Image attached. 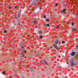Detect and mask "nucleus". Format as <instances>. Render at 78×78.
Wrapping results in <instances>:
<instances>
[{
	"label": "nucleus",
	"instance_id": "obj_1",
	"mask_svg": "<svg viewBox=\"0 0 78 78\" xmlns=\"http://www.w3.org/2000/svg\"><path fill=\"white\" fill-rule=\"evenodd\" d=\"M24 52H25L26 53H27V52L25 51H23L21 53V54L20 55V60H22L23 59V55L22 54H23V53Z\"/></svg>",
	"mask_w": 78,
	"mask_h": 78
},
{
	"label": "nucleus",
	"instance_id": "obj_2",
	"mask_svg": "<svg viewBox=\"0 0 78 78\" xmlns=\"http://www.w3.org/2000/svg\"><path fill=\"white\" fill-rule=\"evenodd\" d=\"M71 66H76V64L74 63L73 62H71Z\"/></svg>",
	"mask_w": 78,
	"mask_h": 78
},
{
	"label": "nucleus",
	"instance_id": "obj_3",
	"mask_svg": "<svg viewBox=\"0 0 78 78\" xmlns=\"http://www.w3.org/2000/svg\"><path fill=\"white\" fill-rule=\"evenodd\" d=\"M53 46L54 47H55V48H56L57 50H58V51L59 50V48L58 47V46H56H56H55L54 45H53Z\"/></svg>",
	"mask_w": 78,
	"mask_h": 78
},
{
	"label": "nucleus",
	"instance_id": "obj_4",
	"mask_svg": "<svg viewBox=\"0 0 78 78\" xmlns=\"http://www.w3.org/2000/svg\"><path fill=\"white\" fill-rule=\"evenodd\" d=\"M62 13H64V14H66V9H64L61 11Z\"/></svg>",
	"mask_w": 78,
	"mask_h": 78
},
{
	"label": "nucleus",
	"instance_id": "obj_5",
	"mask_svg": "<svg viewBox=\"0 0 78 78\" xmlns=\"http://www.w3.org/2000/svg\"><path fill=\"white\" fill-rule=\"evenodd\" d=\"M75 55V52H72L71 54V55L72 56H74V55Z\"/></svg>",
	"mask_w": 78,
	"mask_h": 78
},
{
	"label": "nucleus",
	"instance_id": "obj_6",
	"mask_svg": "<svg viewBox=\"0 0 78 78\" xmlns=\"http://www.w3.org/2000/svg\"><path fill=\"white\" fill-rule=\"evenodd\" d=\"M20 12H21V11L20 10L18 13V17H20Z\"/></svg>",
	"mask_w": 78,
	"mask_h": 78
},
{
	"label": "nucleus",
	"instance_id": "obj_7",
	"mask_svg": "<svg viewBox=\"0 0 78 78\" xmlns=\"http://www.w3.org/2000/svg\"><path fill=\"white\" fill-rule=\"evenodd\" d=\"M37 22V20L36 19H34V21L33 22V23H36Z\"/></svg>",
	"mask_w": 78,
	"mask_h": 78
},
{
	"label": "nucleus",
	"instance_id": "obj_8",
	"mask_svg": "<svg viewBox=\"0 0 78 78\" xmlns=\"http://www.w3.org/2000/svg\"><path fill=\"white\" fill-rule=\"evenodd\" d=\"M58 43V41H55V45H57V44Z\"/></svg>",
	"mask_w": 78,
	"mask_h": 78
},
{
	"label": "nucleus",
	"instance_id": "obj_9",
	"mask_svg": "<svg viewBox=\"0 0 78 78\" xmlns=\"http://www.w3.org/2000/svg\"><path fill=\"white\" fill-rule=\"evenodd\" d=\"M38 33H39V34H41V33H42V31H40L38 32Z\"/></svg>",
	"mask_w": 78,
	"mask_h": 78
},
{
	"label": "nucleus",
	"instance_id": "obj_10",
	"mask_svg": "<svg viewBox=\"0 0 78 78\" xmlns=\"http://www.w3.org/2000/svg\"><path fill=\"white\" fill-rule=\"evenodd\" d=\"M42 35H41L40 37H39L40 39H41L42 38H43V37H42Z\"/></svg>",
	"mask_w": 78,
	"mask_h": 78
},
{
	"label": "nucleus",
	"instance_id": "obj_11",
	"mask_svg": "<svg viewBox=\"0 0 78 78\" xmlns=\"http://www.w3.org/2000/svg\"><path fill=\"white\" fill-rule=\"evenodd\" d=\"M46 22H49V20H48V19H46Z\"/></svg>",
	"mask_w": 78,
	"mask_h": 78
},
{
	"label": "nucleus",
	"instance_id": "obj_12",
	"mask_svg": "<svg viewBox=\"0 0 78 78\" xmlns=\"http://www.w3.org/2000/svg\"><path fill=\"white\" fill-rule=\"evenodd\" d=\"M73 30L74 31H76V29H75V28H73Z\"/></svg>",
	"mask_w": 78,
	"mask_h": 78
},
{
	"label": "nucleus",
	"instance_id": "obj_13",
	"mask_svg": "<svg viewBox=\"0 0 78 78\" xmlns=\"http://www.w3.org/2000/svg\"><path fill=\"white\" fill-rule=\"evenodd\" d=\"M50 26V25L48 24H46V27H49Z\"/></svg>",
	"mask_w": 78,
	"mask_h": 78
},
{
	"label": "nucleus",
	"instance_id": "obj_14",
	"mask_svg": "<svg viewBox=\"0 0 78 78\" xmlns=\"http://www.w3.org/2000/svg\"><path fill=\"white\" fill-rule=\"evenodd\" d=\"M62 44H64L65 43V42L64 41H62Z\"/></svg>",
	"mask_w": 78,
	"mask_h": 78
},
{
	"label": "nucleus",
	"instance_id": "obj_15",
	"mask_svg": "<svg viewBox=\"0 0 78 78\" xmlns=\"http://www.w3.org/2000/svg\"><path fill=\"white\" fill-rule=\"evenodd\" d=\"M44 27H47V25L46 24H44Z\"/></svg>",
	"mask_w": 78,
	"mask_h": 78
},
{
	"label": "nucleus",
	"instance_id": "obj_16",
	"mask_svg": "<svg viewBox=\"0 0 78 78\" xmlns=\"http://www.w3.org/2000/svg\"><path fill=\"white\" fill-rule=\"evenodd\" d=\"M6 32H7V31H6V30H5L4 31V33H6Z\"/></svg>",
	"mask_w": 78,
	"mask_h": 78
},
{
	"label": "nucleus",
	"instance_id": "obj_17",
	"mask_svg": "<svg viewBox=\"0 0 78 78\" xmlns=\"http://www.w3.org/2000/svg\"><path fill=\"white\" fill-rule=\"evenodd\" d=\"M71 24H72V25L73 26V25H74V23H72Z\"/></svg>",
	"mask_w": 78,
	"mask_h": 78
},
{
	"label": "nucleus",
	"instance_id": "obj_18",
	"mask_svg": "<svg viewBox=\"0 0 78 78\" xmlns=\"http://www.w3.org/2000/svg\"><path fill=\"white\" fill-rule=\"evenodd\" d=\"M44 63H45V64H47V62H46L45 61H44Z\"/></svg>",
	"mask_w": 78,
	"mask_h": 78
},
{
	"label": "nucleus",
	"instance_id": "obj_19",
	"mask_svg": "<svg viewBox=\"0 0 78 78\" xmlns=\"http://www.w3.org/2000/svg\"><path fill=\"white\" fill-rule=\"evenodd\" d=\"M2 73L3 74H5V72H3Z\"/></svg>",
	"mask_w": 78,
	"mask_h": 78
},
{
	"label": "nucleus",
	"instance_id": "obj_20",
	"mask_svg": "<svg viewBox=\"0 0 78 78\" xmlns=\"http://www.w3.org/2000/svg\"><path fill=\"white\" fill-rule=\"evenodd\" d=\"M56 28H59V26H58L56 27Z\"/></svg>",
	"mask_w": 78,
	"mask_h": 78
},
{
	"label": "nucleus",
	"instance_id": "obj_21",
	"mask_svg": "<svg viewBox=\"0 0 78 78\" xmlns=\"http://www.w3.org/2000/svg\"><path fill=\"white\" fill-rule=\"evenodd\" d=\"M17 6H16L15 7V9H17Z\"/></svg>",
	"mask_w": 78,
	"mask_h": 78
},
{
	"label": "nucleus",
	"instance_id": "obj_22",
	"mask_svg": "<svg viewBox=\"0 0 78 78\" xmlns=\"http://www.w3.org/2000/svg\"><path fill=\"white\" fill-rule=\"evenodd\" d=\"M44 18H45L46 17V16H44Z\"/></svg>",
	"mask_w": 78,
	"mask_h": 78
},
{
	"label": "nucleus",
	"instance_id": "obj_23",
	"mask_svg": "<svg viewBox=\"0 0 78 78\" xmlns=\"http://www.w3.org/2000/svg\"><path fill=\"white\" fill-rule=\"evenodd\" d=\"M50 48L51 49V48H52V46H51V47H50Z\"/></svg>",
	"mask_w": 78,
	"mask_h": 78
},
{
	"label": "nucleus",
	"instance_id": "obj_24",
	"mask_svg": "<svg viewBox=\"0 0 78 78\" xmlns=\"http://www.w3.org/2000/svg\"><path fill=\"white\" fill-rule=\"evenodd\" d=\"M76 49H77V50L78 49V47H76Z\"/></svg>",
	"mask_w": 78,
	"mask_h": 78
},
{
	"label": "nucleus",
	"instance_id": "obj_25",
	"mask_svg": "<svg viewBox=\"0 0 78 78\" xmlns=\"http://www.w3.org/2000/svg\"><path fill=\"white\" fill-rule=\"evenodd\" d=\"M20 51H21V52H22V49H21V50H20Z\"/></svg>",
	"mask_w": 78,
	"mask_h": 78
},
{
	"label": "nucleus",
	"instance_id": "obj_26",
	"mask_svg": "<svg viewBox=\"0 0 78 78\" xmlns=\"http://www.w3.org/2000/svg\"><path fill=\"white\" fill-rule=\"evenodd\" d=\"M21 48H23V46H21Z\"/></svg>",
	"mask_w": 78,
	"mask_h": 78
},
{
	"label": "nucleus",
	"instance_id": "obj_27",
	"mask_svg": "<svg viewBox=\"0 0 78 78\" xmlns=\"http://www.w3.org/2000/svg\"><path fill=\"white\" fill-rule=\"evenodd\" d=\"M55 5H58V4H57V3H56V4H55ZM56 5V6H57V5Z\"/></svg>",
	"mask_w": 78,
	"mask_h": 78
},
{
	"label": "nucleus",
	"instance_id": "obj_28",
	"mask_svg": "<svg viewBox=\"0 0 78 78\" xmlns=\"http://www.w3.org/2000/svg\"><path fill=\"white\" fill-rule=\"evenodd\" d=\"M35 28H37V26H36Z\"/></svg>",
	"mask_w": 78,
	"mask_h": 78
},
{
	"label": "nucleus",
	"instance_id": "obj_29",
	"mask_svg": "<svg viewBox=\"0 0 78 78\" xmlns=\"http://www.w3.org/2000/svg\"><path fill=\"white\" fill-rule=\"evenodd\" d=\"M41 64H43V63H41Z\"/></svg>",
	"mask_w": 78,
	"mask_h": 78
},
{
	"label": "nucleus",
	"instance_id": "obj_30",
	"mask_svg": "<svg viewBox=\"0 0 78 78\" xmlns=\"http://www.w3.org/2000/svg\"><path fill=\"white\" fill-rule=\"evenodd\" d=\"M26 58V57H25V58Z\"/></svg>",
	"mask_w": 78,
	"mask_h": 78
}]
</instances>
